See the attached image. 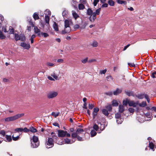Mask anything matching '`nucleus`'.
Returning a JSON list of instances; mask_svg holds the SVG:
<instances>
[{
  "label": "nucleus",
  "instance_id": "nucleus-1",
  "mask_svg": "<svg viewBox=\"0 0 156 156\" xmlns=\"http://www.w3.org/2000/svg\"><path fill=\"white\" fill-rule=\"evenodd\" d=\"M69 20H66L64 21V29L61 31V34H65L69 33L71 31V28L70 27V22Z\"/></svg>",
  "mask_w": 156,
  "mask_h": 156
},
{
  "label": "nucleus",
  "instance_id": "nucleus-2",
  "mask_svg": "<svg viewBox=\"0 0 156 156\" xmlns=\"http://www.w3.org/2000/svg\"><path fill=\"white\" fill-rule=\"evenodd\" d=\"M31 147L34 148H36L39 145V141L38 137L35 136H33L31 139Z\"/></svg>",
  "mask_w": 156,
  "mask_h": 156
},
{
  "label": "nucleus",
  "instance_id": "nucleus-3",
  "mask_svg": "<svg viewBox=\"0 0 156 156\" xmlns=\"http://www.w3.org/2000/svg\"><path fill=\"white\" fill-rule=\"evenodd\" d=\"M24 115L23 113L17 114L14 116L7 117L5 119V121L8 122L14 121Z\"/></svg>",
  "mask_w": 156,
  "mask_h": 156
},
{
  "label": "nucleus",
  "instance_id": "nucleus-4",
  "mask_svg": "<svg viewBox=\"0 0 156 156\" xmlns=\"http://www.w3.org/2000/svg\"><path fill=\"white\" fill-rule=\"evenodd\" d=\"M54 145L53 140L52 138H48V141L46 140L45 145L47 148H51L54 146Z\"/></svg>",
  "mask_w": 156,
  "mask_h": 156
},
{
  "label": "nucleus",
  "instance_id": "nucleus-5",
  "mask_svg": "<svg viewBox=\"0 0 156 156\" xmlns=\"http://www.w3.org/2000/svg\"><path fill=\"white\" fill-rule=\"evenodd\" d=\"M58 94L57 92L52 91L49 92L47 94V98L48 99H53L56 97Z\"/></svg>",
  "mask_w": 156,
  "mask_h": 156
},
{
  "label": "nucleus",
  "instance_id": "nucleus-6",
  "mask_svg": "<svg viewBox=\"0 0 156 156\" xmlns=\"http://www.w3.org/2000/svg\"><path fill=\"white\" fill-rule=\"evenodd\" d=\"M101 9L99 8L97 9L95 12H94L93 14V16H92L93 18L91 17L90 18V21L91 22H94L95 20L96 19V15H98L100 13V12L101 11Z\"/></svg>",
  "mask_w": 156,
  "mask_h": 156
},
{
  "label": "nucleus",
  "instance_id": "nucleus-7",
  "mask_svg": "<svg viewBox=\"0 0 156 156\" xmlns=\"http://www.w3.org/2000/svg\"><path fill=\"white\" fill-rule=\"evenodd\" d=\"M58 136L59 137H63L65 136L67 133L66 131L62 130H58Z\"/></svg>",
  "mask_w": 156,
  "mask_h": 156
},
{
  "label": "nucleus",
  "instance_id": "nucleus-8",
  "mask_svg": "<svg viewBox=\"0 0 156 156\" xmlns=\"http://www.w3.org/2000/svg\"><path fill=\"white\" fill-rule=\"evenodd\" d=\"M20 46L26 49H29L30 47L29 44H27L25 42H22L20 44Z\"/></svg>",
  "mask_w": 156,
  "mask_h": 156
},
{
  "label": "nucleus",
  "instance_id": "nucleus-9",
  "mask_svg": "<svg viewBox=\"0 0 156 156\" xmlns=\"http://www.w3.org/2000/svg\"><path fill=\"white\" fill-rule=\"evenodd\" d=\"M128 102V105L129 106H133L134 107H136L137 105L138 104V102L135 103L133 101L129 100Z\"/></svg>",
  "mask_w": 156,
  "mask_h": 156
},
{
  "label": "nucleus",
  "instance_id": "nucleus-10",
  "mask_svg": "<svg viewBox=\"0 0 156 156\" xmlns=\"http://www.w3.org/2000/svg\"><path fill=\"white\" fill-rule=\"evenodd\" d=\"M46 26H43L44 30L45 31H49L51 30V27L49 24H45Z\"/></svg>",
  "mask_w": 156,
  "mask_h": 156
},
{
  "label": "nucleus",
  "instance_id": "nucleus-11",
  "mask_svg": "<svg viewBox=\"0 0 156 156\" xmlns=\"http://www.w3.org/2000/svg\"><path fill=\"white\" fill-rule=\"evenodd\" d=\"M87 14L88 15L90 16L89 18L90 20L91 17L92 18H93L92 16H93V11L91 9L88 8L87 9Z\"/></svg>",
  "mask_w": 156,
  "mask_h": 156
},
{
  "label": "nucleus",
  "instance_id": "nucleus-12",
  "mask_svg": "<svg viewBox=\"0 0 156 156\" xmlns=\"http://www.w3.org/2000/svg\"><path fill=\"white\" fill-rule=\"evenodd\" d=\"M75 140H71L70 139L67 138H66L64 140V142L66 144H72L75 142Z\"/></svg>",
  "mask_w": 156,
  "mask_h": 156
},
{
  "label": "nucleus",
  "instance_id": "nucleus-13",
  "mask_svg": "<svg viewBox=\"0 0 156 156\" xmlns=\"http://www.w3.org/2000/svg\"><path fill=\"white\" fill-rule=\"evenodd\" d=\"M122 90L118 88H116L115 90L113 92V94L115 95H117L121 93Z\"/></svg>",
  "mask_w": 156,
  "mask_h": 156
},
{
  "label": "nucleus",
  "instance_id": "nucleus-14",
  "mask_svg": "<svg viewBox=\"0 0 156 156\" xmlns=\"http://www.w3.org/2000/svg\"><path fill=\"white\" fill-rule=\"evenodd\" d=\"M125 93L129 96H131L134 97L135 96L134 94L132 91L126 90L125 91Z\"/></svg>",
  "mask_w": 156,
  "mask_h": 156
},
{
  "label": "nucleus",
  "instance_id": "nucleus-15",
  "mask_svg": "<svg viewBox=\"0 0 156 156\" xmlns=\"http://www.w3.org/2000/svg\"><path fill=\"white\" fill-rule=\"evenodd\" d=\"M146 94H141L135 95V96L139 99H142L144 98H145V95Z\"/></svg>",
  "mask_w": 156,
  "mask_h": 156
},
{
  "label": "nucleus",
  "instance_id": "nucleus-16",
  "mask_svg": "<svg viewBox=\"0 0 156 156\" xmlns=\"http://www.w3.org/2000/svg\"><path fill=\"white\" fill-rule=\"evenodd\" d=\"M54 23L53 25V29L55 30L56 31H58V26L57 24L54 21Z\"/></svg>",
  "mask_w": 156,
  "mask_h": 156
},
{
  "label": "nucleus",
  "instance_id": "nucleus-17",
  "mask_svg": "<svg viewBox=\"0 0 156 156\" xmlns=\"http://www.w3.org/2000/svg\"><path fill=\"white\" fill-rule=\"evenodd\" d=\"M124 108L123 106L122 105H119V112L122 113L123 112Z\"/></svg>",
  "mask_w": 156,
  "mask_h": 156
},
{
  "label": "nucleus",
  "instance_id": "nucleus-18",
  "mask_svg": "<svg viewBox=\"0 0 156 156\" xmlns=\"http://www.w3.org/2000/svg\"><path fill=\"white\" fill-rule=\"evenodd\" d=\"M102 112L105 115L108 116L109 115V112L107 110L103 109L102 110Z\"/></svg>",
  "mask_w": 156,
  "mask_h": 156
},
{
  "label": "nucleus",
  "instance_id": "nucleus-19",
  "mask_svg": "<svg viewBox=\"0 0 156 156\" xmlns=\"http://www.w3.org/2000/svg\"><path fill=\"white\" fill-rule=\"evenodd\" d=\"M5 137L6 138V140H5V141L10 142L12 141V139L11 136L6 135H5Z\"/></svg>",
  "mask_w": 156,
  "mask_h": 156
},
{
  "label": "nucleus",
  "instance_id": "nucleus-20",
  "mask_svg": "<svg viewBox=\"0 0 156 156\" xmlns=\"http://www.w3.org/2000/svg\"><path fill=\"white\" fill-rule=\"evenodd\" d=\"M98 125H100V126L99 127L100 130L101 131H103L105 128L104 125H103V124H101V123L100 122H98Z\"/></svg>",
  "mask_w": 156,
  "mask_h": 156
},
{
  "label": "nucleus",
  "instance_id": "nucleus-21",
  "mask_svg": "<svg viewBox=\"0 0 156 156\" xmlns=\"http://www.w3.org/2000/svg\"><path fill=\"white\" fill-rule=\"evenodd\" d=\"M33 17L35 20H38L39 19V16H38V15L36 12H35L33 16Z\"/></svg>",
  "mask_w": 156,
  "mask_h": 156
},
{
  "label": "nucleus",
  "instance_id": "nucleus-22",
  "mask_svg": "<svg viewBox=\"0 0 156 156\" xmlns=\"http://www.w3.org/2000/svg\"><path fill=\"white\" fill-rule=\"evenodd\" d=\"M20 40L22 41H24L26 40V37L23 34H20Z\"/></svg>",
  "mask_w": 156,
  "mask_h": 156
},
{
  "label": "nucleus",
  "instance_id": "nucleus-23",
  "mask_svg": "<svg viewBox=\"0 0 156 156\" xmlns=\"http://www.w3.org/2000/svg\"><path fill=\"white\" fill-rule=\"evenodd\" d=\"M140 107H144L147 105V103L146 101H143L141 103H138V104Z\"/></svg>",
  "mask_w": 156,
  "mask_h": 156
},
{
  "label": "nucleus",
  "instance_id": "nucleus-24",
  "mask_svg": "<svg viewBox=\"0 0 156 156\" xmlns=\"http://www.w3.org/2000/svg\"><path fill=\"white\" fill-rule=\"evenodd\" d=\"M72 15L75 19H76L77 18L79 17V15L76 13V12L73 11H72Z\"/></svg>",
  "mask_w": 156,
  "mask_h": 156
},
{
  "label": "nucleus",
  "instance_id": "nucleus-25",
  "mask_svg": "<svg viewBox=\"0 0 156 156\" xmlns=\"http://www.w3.org/2000/svg\"><path fill=\"white\" fill-rule=\"evenodd\" d=\"M20 34L19 35L18 34L15 33L14 34L15 39L16 41L20 40Z\"/></svg>",
  "mask_w": 156,
  "mask_h": 156
},
{
  "label": "nucleus",
  "instance_id": "nucleus-26",
  "mask_svg": "<svg viewBox=\"0 0 156 156\" xmlns=\"http://www.w3.org/2000/svg\"><path fill=\"white\" fill-rule=\"evenodd\" d=\"M105 108H106L108 112H110L112 110V105L110 104H109L105 107Z\"/></svg>",
  "mask_w": 156,
  "mask_h": 156
},
{
  "label": "nucleus",
  "instance_id": "nucleus-27",
  "mask_svg": "<svg viewBox=\"0 0 156 156\" xmlns=\"http://www.w3.org/2000/svg\"><path fill=\"white\" fill-rule=\"evenodd\" d=\"M9 33L10 34H14V29L12 28L11 27H10L9 30Z\"/></svg>",
  "mask_w": 156,
  "mask_h": 156
},
{
  "label": "nucleus",
  "instance_id": "nucleus-28",
  "mask_svg": "<svg viewBox=\"0 0 156 156\" xmlns=\"http://www.w3.org/2000/svg\"><path fill=\"white\" fill-rule=\"evenodd\" d=\"M5 36L3 34L2 32L0 30V39H5Z\"/></svg>",
  "mask_w": 156,
  "mask_h": 156
},
{
  "label": "nucleus",
  "instance_id": "nucleus-29",
  "mask_svg": "<svg viewBox=\"0 0 156 156\" xmlns=\"http://www.w3.org/2000/svg\"><path fill=\"white\" fill-rule=\"evenodd\" d=\"M121 116V113L119 112H117L115 114V117L117 119H121V118L120 117Z\"/></svg>",
  "mask_w": 156,
  "mask_h": 156
},
{
  "label": "nucleus",
  "instance_id": "nucleus-30",
  "mask_svg": "<svg viewBox=\"0 0 156 156\" xmlns=\"http://www.w3.org/2000/svg\"><path fill=\"white\" fill-rule=\"evenodd\" d=\"M29 130V131H30L32 133H35L37 131V129L32 126L30 127Z\"/></svg>",
  "mask_w": 156,
  "mask_h": 156
},
{
  "label": "nucleus",
  "instance_id": "nucleus-31",
  "mask_svg": "<svg viewBox=\"0 0 156 156\" xmlns=\"http://www.w3.org/2000/svg\"><path fill=\"white\" fill-rule=\"evenodd\" d=\"M45 20L46 22V24H49V17L48 15H45Z\"/></svg>",
  "mask_w": 156,
  "mask_h": 156
},
{
  "label": "nucleus",
  "instance_id": "nucleus-32",
  "mask_svg": "<svg viewBox=\"0 0 156 156\" xmlns=\"http://www.w3.org/2000/svg\"><path fill=\"white\" fill-rule=\"evenodd\" d=\"M77 2L75 0H73L71 2V4L74 7V8H77Z\"/></svg>",
  "mask_w": 156,
  "mask_h": 156
},
{
  "label": "nucleus",
  "instance_id": "nucleus-33",
  "mask_svg": "<svg viewBox=\"0 0 156 156\" xmlns=\"http://www.w3.org/2000/svg\"><path fill=\"white\" fill-rule=\"evenodd\" d=\"M145 115L148 118H150V119H146L145 120L146 121H148V120H150L152 118V116H151L150 115V113L149 112H147V113L145 114Z\"/></svg>",
  "mask_w": 156,
  "mask_h": 156
},
{
  "label": "nucleus",
  "instance_id": "nucleus-34",
  "mask_svg": "<svg viewBox=\"0 0 156 156\" xmlns=\"http://www.w3.org/2000/svg\"><path fill=\"white\" fill-rule=\"evenodd\" d=\"M117 2L119 4L126 5V2L125 1H122L121 0H116Z\"/></svg>",
  "mask_w": 156,
  "mask_h": 156
},
{
  "label": "nucleus",
  "instance_id": "nucleus-35",
  "mask_svg": "<svg viewBox=\"0 0 156 156\" xmlns=\"http://www.w3.org/2000/svg\"><path fill=\"white\" fill-rule=\"evenodd\" d=\"M149 147L152 150L154 149V145L153 143L150 141H149Z\"/></svg>",
  "mask_w": 156,
  "mask_h": 156
},
{
  "label": "nucleus",
  "instance_id": "nucleus-36",
  "mask_svg": "<svg viewBox=\"0 0 156 156\" xmlns=\"http://www.w3.org/2000/svg\"><path fill=\"white\" fill-rule=\"evenodd\" d=\"M118 103L115 100H113L112 102V105L113 106H117L118 105Z\"/></svg>",
  "mask_w": 156,
  "mask_h": 156
},
{
  "label": "nucleus",
  "instance_id": "nucleus-37",
  "mask_svg": "<svg viewBox=\"0 0 156 156\" xmlns=\"http://www.w3.org/2000/svg\"><path fill=\"white\" fill-rule=\"evenodd\" d=\"M97 134L96 132L94 129L91 130L90 132V135L91 137H93L95 136Z\"/></svg>",
  "mask_w": 156,
  "mask_h": 156
},
{
  "label": "nucleus",
  "instance_id": "nucleus-38",
  "mask_svg": "<svg viewBox=\"0 0 156 156\" xmlns=\"http://www.w3.org/2000/svg\"><path fill=\"white\" fill-rule=\"evenodd\" d=\"M78 134L76 132H73V133H72L71 134L72 137L73 138H76L78 136Z\"/></svg>",
  "mask_w": 156,
  "mask_h": 156
},
{
  "label": "nucleus",
  "instance_id": "nucleus-39",
  "mask_svg": "<svg viewBox=\"0 0 156 156\" xmlns=\"http://www.w3.org/2000/svg\"><path fill=\"white\" fill-rule=\"evenodd\" d=\"M100 126L96 124H94L93 126V129L96 131H98V129H99Z\"/></svg>",
  "mask_w": 156,
  "mask_h": 156
},
{
  "label": "nucleus",
  "instance_id": "nucleus-40",
  "mask_svg": "<svg viewBox=\"0 0 156 156\" xmlns=\"http://www.w3.org/2000/svg\"><path fill=\"white\" fill-rule=\"evenodd\" d=\"M108 4L110 6H113L114 5L115 2L112 0H109L108 2Z\"/></svg>",
  "mask_w": 156,
  "mask_h": 156
},
{
  "label": "nucleus",
  "instance_id": "nucleus-41",
  "mask_svg": "<svg viewBox=\"0 0 156 156\" xmlns=\"http://www.w3.org/2000/svg\"><path fill=\"white\" fill-rule=\"evenodd\" d=\"M51 76L56 80H59V79L58 76L56 75V74L54 73H53L51 74Z\"/></svg>",
  "mask_w": 156,
  "mask_h": 156
},
{
  "label": "nucleus",
  "instance_id": "nucleus-42",
  "mask_svg": "<svg viewBox=\"0 0 156 156\" xmlns=\"http://www.w3.org/2000/svg\"><path fill=\"white\" fill-rule=\"evenodd\" d=\"M83 129H81L80 128H78L76 130V132L78 134H79L81 133H82L83 132Z\"/></svg>",
  "mask_w": 156,
  "mask_h": 156
},
{
  "label": "nucleus",
  "instance_id": "nucleus-43",
  "mask_svg": "<svg viewBox=\"0 0 156 156\" xmlns=\"http://www.w3.org/2000/svg\"><path fill=\"white\" fill-rule=\"evenodd\" d=\"M91 45L93 47H96L98 46V43L96 41H94Z\"/></svg>",
  "mask_w": 156,
  "mask_h": 156
},
{
  "label": "nucleus",
  "instance_id": "nucleus-44",
  "mask_svg": "<svg viewBox=\"0 0 156 156\" xmlns=\"http://www.w3.org/2000/svg\"><path fill=\"white\" fill-rule=\"evenodd\" d=\"M78 7L80 10H82L84 8V6L82 4H80L79 5Z\"/></svg>",
  "mask_w": 156,
  "mask_h": 156
},
{
  "label": "nucleus",
  "instance_id": "nucleus-45",
  "mask_svg": "<svg viewBox=\"0 0 156 156\" xmlns=\"http://www.w3.org/2000/svg\"><path fill=\"white\" fill-rule=\"evenodd\" d=\"M36 37V35L35 34L32 35L30 39V40L31 41V43L32 44L34 42V39Z\"/></svg>",
  "mask_w": 156,
  "mask_h": 156
},
{
  "label": "nucleus",
  "instance_id": "nucleus-46",
  "mask_svg": "<svg viewBox=\"0 0 156 156\" xmlns=\"http://www.w3.org/2000/svg\"><path fill=\"white\" fill-rule=\"evenodd\" d=\"M106 78L107 80L108 81H109L110 80H113V78H112V76L110 75L107 76L106 77Z\"/></svg>",
  "mask_w": 156,
  "mask_h": 156
},
{
  "label": "nucleus",
  "instance_id": "nucleus-47",
  "mask_svg": "<svg viewBox=\"0 0 156 156\" xmlns=\"http://www.w3.org/2000/svg\"><path fill=\"white\" fill-rule=\"evenodd\" d=\"M129 100L128 99H126V100H124L123 101V105L126 106L127 104H128Z\"/></svg>",
  "mask_w": 156,
  "mask_h": 156
},
{
  "label": "nucleus",
  "instance_id": "nucleus-48",
  "mask_svg": "<svg viewBox=\"0 0 156 156\" xmlns=\"http://www.w3.org/2000/svg\"><path fill=\"white\" fill-rule=\"evenodd\" d=\"M146 108L148 110H151L152 111H154L155 112H156V107H152L151 108H150L147 107Z\"/></svg>",
  "mask_w": 156,
  "mask_h": 156
},
{
  "label": "nucleus",
  "instance_id": "nucleus-49",
  "mask_svg": "<svg viewBox=\"0 0 156 156\" xmlns=\"http://www.w3.org/2000/svg\"><path fill=\"white\" fill-rule=\"evenodd\" d=\"M123 119L121 118L116 120V122L118 124H121L123 121Z\"/></svg>",
  "mask_w": 156,
  "mask_h": 156
},
{
  "label": "nucleus",
  "instance_id": "nucleus-50",
  "mask_svg": "<svg viewBox=\"0 0 156 156\" xmlns=\"http://www.w3.org/2000/svg\"><path fill=\"white\" fill-rule=\"evenodd\" d=\"M34 30L35 33H38V32H39V31H40V29H39L36 26L34 27Z\"/></svg>",
  "mask_w": 156,
  "mask_h": 156
},
{
  "label": "nucleus",
  "instance_id": "nucleus-51",
  "mask_svg": "<svg viewBox=\"0 0 156 156\" xmlns=\"http://www.w3.org/2000/svg\"><path fill=\"white\" fill-rule=\"evenodd\" d=\"M15 131L16 132H21L23 131V129L21 128H16L15 129Z\"/></svg>",
  "mask_w": 156,
  "mask_h": 156
},
{
  "label": "nucleus",
  "instance_id": "nucleus-52",
  "mask_svg": "<svg viewBox=\"0 0 156 156\" xmlns=\"http://www.w3.org/2000/svg\"><path fill=\"white\" fill-rule=\"evenodd\" d=\"M0 134L2 135L3 137L5 136V132L4 130H2L0 131Z\"/></svg>",
  "mask_w": 156,
  "mask_h": 156
},
{
  "label": "nucleus",
  "instance_id": "nucleus-53",
  "mask_svg": "<svg viewBox=\"0 0 156 156\" xmlns=\"http://www.w3.org/2000/svg\"><path fill=\"white\" fill-rule=\"evenodd\" d=\"M45 14L46 15H51V12L48 9H46L45 11Z\"/></svg>",
  "mask_w": 156,
  "mask_h": 156
},
{
  "label": "nucleus",
  "instance_id": "nucleus-54",
  "mask_svg": "<svg viewBox=\"0 0 156 156\" xmlns=\"http://www.w3.org/2000/svg\"><path fill=\"white\" fill-rule=\"evenodd\" d=\"M41 35H43L44 37H46L49 36V34L46 33L41 32Z\"/></svg>",
  "mask_w": 156,
  "mask_h": 156
},
{
  "label": "nucleus",
  "instance_id": "nucleus-55",
  "mask_svg": "<svg viewBox=\"0 0 156 156\" xmlns=\"http://www.w3.org/2000/svg\"><path fill=\"white\" fill-rule=\"evenodd\" d=\"M105 94L109 96H112L113 94V92L112 91H109L108 92L105 93Z\"/></svg>",
  "mask_w": 156,
  "mask_h": 156
},
{
  "label": "nucleus",
  "instance_id": "nucleus-56",
  "mask_svg": "<svg viewBox=\"0 0 156 156\" xmlns=\"http://www.w3.org/2000/svg\"><path fill=\"white\" fill-rule=\"evenodd\" d=\"M128 110L130 113H133L134 112V109L132 108H129L128 109Z\"/></svg>",
  "mask_w": 156,
  "mask_h": 156
},
{
  "label": "nucleus",
  "instance_id": "nucleus-57",
  "mask_svg": "<svg viewBox=\"0 0 156 156\" xmlns=\"http://www.w3.org/2000/svg\"><path fill=\"white\" fill-rule=\"evenodd\" d=\"M155 75H156V71H155L153 73H152L151 74V76L154 78H155L156 77L155 76Z\"/></svg>",
  "mask_w": 156,
  "mask_h": 156
},
{
  "label": "nucleus",
  "instance_id": "nucleus-58",
  "mask_svg": "<svg viewBox=\"0 0 156 156\" xmlns=\"http://www.w3.org/2000/svg\"><path fill=\"white\" fill-rule=\"evenodd\" d=\"M2 31L5 33H7L8 31L6 30L5 26L3 27L2 28Z\"/></svg>",
  "mask_w": 156,
  "mask_h": 156
},
{
  "label": "nucleus",
  "instance_id": "nucleus-59",
  "mask_svg": "<svg viewBox=\"0 0 156 156\" xmlns=\"http://www.w3.org/2000/svg\"><path fill=\"white\" fill-rule=\"evenodd\" d=\"M19 136H18L15 137H14L13 135L12 136V139L14 141H16V140H17L19 139Z\"/></svg>",
  "mask_w": 156,
  "mask_h": 156
},
{
  "label": "nucleus",
  "instance_id": "nucleus-60",
  "mask_svg": "<svg viewBox=\"0 0 156 156\" xmlns=\"http://www.w3.org/2000/svg\"><path fill=\"white\" fill-rule=\"evenodd\" d=\"M145 98L147 100V102L148 103H150V99L149 98L148 95H147V94H145Z\"/></svg>",
  "mask_w": 156,
  "mask_h": 156
},
{
  "label": "nucleus",
  "instance_id": "nucleus-61",
  "mask_svg": "<svg viewBox=\"0 0 156 156\" xmlns=\"http://www.w3.org/2000/svg\"><path fill=\"white\" fill-rule=\"evenodd\" d=\"M99 109L98 108H94L93 109V112L97 113V112H98Z\"/></svg>",
  "mask_w": 156,
  "mask_h": 156
},
{
  "label": "nucleus",
  "instance_id": "nucleus-62",
  "mask_svg": "<svg viewBox=\"0 0 156 156\" xmlns=\"http://www.w3.org/2000/svg\"><path fill=\"white\" fill-rule=\"evenodd\" d=\"M29 25L31 26L32 27H34V24L32 22V20H30L29 21Z\"/></svg>",
  "mask_w": 156,
  "mask_h": 156
},
{
  "label": "nucleus",
  "instance_id": "nucleus-63",
  "mask_svg": "<svg viewBox=\"0 0 156 156\" xmlns=\"http://www.w3.org/2000/svg\"><path fill=\"white\" fill-rule=\"evenodd\" d=\"M107 70L105 69L104 70H101L100 71V73L101 74H105Z\"/></svg>",
  "mask_w": 156,
  "mask_h": 156
},
{
  "label": "nucleus",
  "instance_id": "nucleus-64",
  "mask_svg": "<svg viewBox=\"0 0 156 156\" xmlns=\"http://www.w3.org/2000/svg\"><path fill=\"white\" fill-rule=\"evenodd\" d=\"M87 61H88V58H85L83 59L81 61V62L83 63H85L87 62Z\"/></svg>",
  "mask_w": 156,
  "mask_h": 156
}]
</instances>
